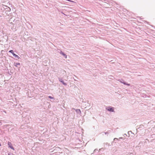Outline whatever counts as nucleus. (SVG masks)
<instances>
[{"instance_id": "f257e3e1", "label": "nucleus", "mask_w": 155, "mask_h": 155, "mask_svg": "<svg viewBox=\"0 0 155 155\" xmlns=\"http://www.w3.org/2000/svg\"><path fill=\"white\" fill-rule=\"evenodd\" d=\"M114 107H112L111 106H109L106 108V109L110 112H114Z\"/></svg>"}, {"instance_id": "f03ea898", "label": "nucleus", "mask_w": 155, "mask_h": 155, "mask_svg": "<svg viewBox=\"0 0 155 155\" xmlns=\"http://www.w3.org/2000/svg\"><path fill=\"white\" fill-rule=\"evenodd\" d=\"M118 81L120 82L121 83L123 84L124 85H127V86H130V84H128L125 82L122 79H119L118 80Z\"/></svg>"}, {"instance_id": "7ed1b4c3", "label": "nucleus", "mask_w": 155, "mask_h": 155, "mask_svg": "<svg viewBox=\"0 0 155 155\" xmlns=\"http://www.w3.org/2000/svg\"><path fill=\"white\" fill-rule=\"evenodd\" d=\"M59 81L61 82L62 84L65 86H66L67 84L65 83L64 81L63 80V79L62 78H59Z\"/></svg>"}, {"instance_id": "20e7f679", "label": "nucleus", "mask_w": 155, "mask_h": 155, "mask_svg": "<svg viewBox=\"0 0 155 155\" xmlns=\"http://www.w3.org/2000/svg\"><path fill=\"white\" fill-rule=\"evenodd\" d=\"M8 144L9 146V147L10 148H11V149H12L13 150H14V148L12 146V143L10 142H8Z\"/></svg>"}, {"instance_id": "39448f33", "label": "nucleus", "mask_w": 155, "mask_h": 155, "mask_svg": "<svg viewBox=\"0 0 155 155\" xmlns=\"http://www.w3.org/2000/svg\"><path fill=\"white\" fill-rule=\"evenodd\" d=\"M75 111H76V112L77 113H78V114H81V112L79 109H77L75 110Z\"/></svg>"}, {"instance_id": "423d86ee", "label": "nucleus", "mask_w": 155, "mask_h": 155, "mask_svg": "<svg viewBox=\"0 0 155 155\" xmlns=\"http://www.w3.org/2000/svg\"><path fill=\"white\" fill-rule=\"evenodd\" d=\"M59 51H58V52L59 53H60V54H62V55H63V56H64V53L63 52L61 51H60L59 50Z\"/></svg>"}, {"instance_id": "0eeeda50", "label": "nucleus", "mask_w": 155, "mask_h": 155, "mask_svg": "<svg viewBox=\"0 0 155 155\" xmlns=\"http://www.w3.org/2000/svg\"><path fill=\"white\" fill-rule=\"evenodd\" d=\"M20 64V63H14V66H16V67H18V65H19Z\"/></svg>"}, {"instance_id": "6e6552de", "label": "nucleus", "mask_w": 155, "mask_h": 155, "mask_svg": "<svg viewBox=\"0 0 155 155\" xmlns=\"http://www.w3.org/2000/svg\"><path fill=\"white\" fill-rule=\"evenodd\" d=\"M13 56L15 58H17L18 59L20 58L17 55L15 54H13Z\"/></svg>"}, {"instance_id": "1a4fd4ad", "label": "nucleus", "mask_w": 155, "mask_h": 155, "mask_svg": "<svg viewBox=\"0 0 155 155\" xmlns=\"http://www.w3.org/2000/svg\"><path fill=\"white\" fill-rule=\"evenodd\" d=\"M9 52L12 53H13V51L12 50H11L9 51Z\"/></svg>"}, {"instance_id": "9d476101", "label": "nucleus", "mask_w": 155, "mask_h": 155, "mask_svg": "<svg viewBox=\"0 0 155 155\" xmlns=\"http://www.w3.org/2000/svg\"><path fill=\"white\" fill-rule=\"evenodd\" d=\"M48 97H49V98H50V99H53V97H51V96H48Z\"/></svg>"}, {"instance_id": "9b49d317", "label": "nucleus", "mask_w": 155, "mask_h": 155, "mask_svg": "<svg viewBox=\"0 0 155 155\" xmlns=\"http://www.w3.org/2000/svg\"><path fill=\"white\" fill-rule=\"evenodd\" d=\"M64 56L65 57V58H67V56L65 54H64Z\"/></svg>"}, {"instance_id": "f8f14e48", "label": "nucleus", "mask_w": 155, "mask_h": 155, "mask_svg": "<svg viewBox=\"0 0 155 155\" xmlns=\"http://www.w3.org/2000/svg\"><path fill=\"white\" fill-rule=\"evenodd\" d=\"M109 133H108V132H105L104 133V134H108Z\"/></svg>"}, {"instance_id": "ddd939ff", "label": "nucleus", "mask_w": 155, "mask_h": 155, "mask_svg": "<svg viewBox=\"0 0 155 155\" xmlns=\"http://www.w3.org/2000/svg\"><path fill=\"white\" fill-rule=\"evenodd\" d=\"M118 140V139L117 138H115L114 139V140Z\"/></svg>"}, {"instance_id": "4468645a", "label": "nucleus", "mask_w": 155, "mask_h": 155, "mask_svg": "<svg viewBox=\"0 0 155 155\" xmlns=\"http://www.w3.org/2000/svg\"><path fill=\"white\" fill-rule=\"evenodd\" d=\"M12 54H13H13H15L14 53V52H13L12 53Z\"/></svg>"}, {"instance_id": "2eb2a0df", "label": "nucleus", "mask_w": 155, "mask_h": 155, "mask_svg": "<svg viewBox=\"0 0 155 155\" xmlns=\"http://www.w3.org/2000/svg\"><path fill=\"white\" fill-rule=\"evenodd\" d=\"M12 54H13H13H15L14 53V52H13L12 53Z\"/></svg>"}, {"instance_id": "dca6fc26", "label": "nucleus", "mask_w": 155, "mask_h": 155, "mask_svg": "<svg viewBox=\"0 0 155 155\" xmlns=\"http://www.w3.org/2000/svg\"><path fill=\"white\" fill-rule=\"evenodd\" d=\"M119 139H123V137H120L119 138Z\"/></svg>"}, {"instance_id": "f3484780", "label": "nucleus", "mask_w": 155, "mask_h": 155, "mask_svg": "<svg viewBox=\"0 0 155 155\" xmlns=\"http://www.w3.org/2000/svg\"><path fill=\"white\" fill-rule=\"evenodd\" d=\"M8 155H11V153H8Z\"/></svg>"}, {"instance_id": "a211bd4d", "label": "nucleus", "mask_w": 155, "mask_h": 155, "mask_svg": "<svg viewBox=\"0 0 155 155\" xmlns=\"http://www.w3.org/2000/svg\"><path fill=\"white\" fill-rule=\"evenodd\" d=\"M124 135H125V136H127V134H124Z\"/></svg>"}]
</instances>
